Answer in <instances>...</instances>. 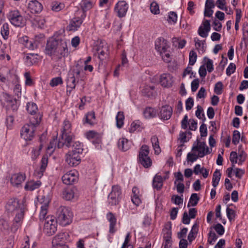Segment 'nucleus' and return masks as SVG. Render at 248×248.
Here are the masks:
<instances>
[{
	"mask_svg": "<svg viewBox=\"0 0 248 248\" xmlns=\"http://www.w3.org/2000/svg\"><path fill=\"white\" fill-rule=\"evenodd\" d=\"M44 52L52 58L58 59L68 56L67 40L64 38H49L47 41Z\"/></svg>",
	"mask_w": 248,
	"mask_h": 248,
	"instance_id": "nucleus-1",
	"label": "nucleus"
},
{
	"mask_svg": "<svg viewBox=\"0 0 248 248\" xmlns=\"http://www.w3.org/2000/svg\"><path fill=\"white\" fill-rule=\"evenodd\" d=\"M75 137L74 134L71 132V124L70 122L67 120H64L58 143V148H61L64 146L67 148L70 147Z\"/></svg>",
	"mask_w": 248,
	"mask_h": 248,
	"instance_id": "nucleus-2",
	"label": "nucleus"
},
{
	"mask_svg": "<svg viewBox=\"0 0 248 248\" xmlns=\"http://www.w3.org/2000/svg\"><path fill=\"white\" fill-rule=\"evenodd\" d=\"M41 115L31 117L29 124H25L21 130V137L25 140H31L34 136L36 127L39 124L41 120Z\"/></svg>",
	"mask_w": 248,
	"mask_h": 248,
	"instance_id": "nucleus-3",
	"label": "nucleus"
},
{
	"mask_svg": "<svg viewBox=\"0 0 248 248\" xmlns=\"http://www.w3.org/2000/svg\"><path fill=\"white\" fill-rule=\"evenodd\" d=\"M73 216V213L70 208L61 206L57 209L55 219L60 225L65 226L72 222Z\"/></svg>",
	"mask_w": 248,
	"mask_h": 248,
	"instance_id": "nucleus-4",
	"label": "nucleus"
},
{
	"mask_svg": "<svg viewBox=\"0 0 248 248\" xmlns=\"http://www.w3.org/2000/svg\"><path fill=\"white\" fill-rule=\"evenodd\" d=\"M5 209L9 213H17L27 210V204L25 199L19 201L16 198L10 199L5 205Z\"/></svg>",
	"mask_w": 248,
	"mask_h": 248,
	"instance_id": "nucleus-5",
	"label": "nucleus"
},
{
	"mask_svg": "<svg viewBox=\"0 0 248 248\" xmlns=\"http://www.w3.org/2000/svg\"><path fill=\"white\" fill-rule=\"evenodd\" d=\"M149 147L145 144L142 145L139 151L138 161L145 168H149L152 165V161L149 156Z\"/></svg>",
	"mask_w": 248,
	"mask_h": 248,
	"instance_id": "nucleus-6",
	"label": "nucleus"
},
{
	"mask_svg": "<svg viewBox=\"0 0 248 248\" xmlns=\"http://www.w3.org/2000/svg\"><path fill=\"white\" fill-rule=\"evenodd\" d=\"M122 189L120 186L116 185L112 186L111 191L108 196V202L110 206H116L121 201Z\"/></svg>",
	"mask_w": 248,
	"mask_h": 248,
	"instance_id": "nucleus-7",
	"label": "nucleus"
},
{
	"mask_svg": "<svg viewBox=\"0 0 248 248\" xmlns=\"http://www.w3.org/2000/svg\"><path fill=\"white\" fill-rule=\"evenodd\" d=\"M7 17L11 23L16 27H23L25 25V20L17 10L10 11Z\"/></svg>",
	"mask_w": 248,
	"mask_h": 248,
	"instance_id": "nucleus-8",
	"label": "nucleus"
},
{
	"mask_svg": "<svg viewBox=\"0 0 248 248\" xmlns=\"http://www.w3.org/2000/svg\"><path fill=\"white\" fill-rule=\"evenodd\" d=\"M57 221L53 216H47L45 218L44 232L48 236L53 235L57 231Z\"/></svg>",
	"mask_w": 248,
	"mask_h": 248,
	"instance_id": "nucleus-9",
	"label": "nucleus"
},
{
	"mask_svg": "<svg viewBox=\"0 0 248 248\" xmlns=\"http://www.w3.org/2000/svg\"><path fill=\"white\" fill-rule=\"evenodd\" d=\"M78 172L75 170L67 172L62 178L63 183L67 185L75 184L78 182Z\"/></svg>",
	"mask_w": 248,
	"mask_h": 248,
	"instance_id": "nucleus-10",
	"label": "nucleus"
},
{
	"mask_svg": "<svg viewBox=\"0 0 248 248\" xmlns=\"http://www.w3.org/2000/svg\"><path fill=\"white\" fill-rule=\"evenodd\" d=\"M72 151H69L66 155L65 161L71 167L78 165L81 162V155Z\"/></svg>",
	"mask_w": 248,
	"mask_h": 248,
	"instance_id": "nucleus-11",
	"label": "nucleus"
},
{
	"mask_svg": "<svg viewBox=\"0 0 248 248\" xmlns=\"http://www.w3.org/2000/svg\"><path fill=\"white\" fill-rule=\"evenodd\" d=\"M86 14L82 13L80 17L73 18L70 21L67 29L69 31H75L81 26L84 19L86 17Z\"/></svg>",
	"mask_w": 248,
	"mask_h": 248,
	"instance_id": "nucleus-12",
	"label": "nucleus"
},
{
	"mask_svg": "<svg viewBox=\"0 0 248 248\" xmlns=\"http://www.w3.org/2000/svg\"><path fill=\"white\" fill-rule=\"evenodd\" d=\"M198 142L197 145L194 144L192 151H197L198 152L199 156L200 157H203L204 155L210 153L209 148L206 146L204 142H200L198 140H197Z\"/></svg>",
	"mask_w": 248,
	"mask_h": 248,
	"instance_id": "nucleus-13",
	"label": "nucleus"
},
{
	"mask_svg": "<svg viewBox=\"0 0 248 248\" xmlns=\"http://www.w3.org/2000/svg\"><path fill=\"white\" fill-rule=\"evenodd\" d=\"M128 8V5L125 1L118 2L114 7V12L119 17H123L125 16Z\"/></svg>",
	"mask_w": 248,
	"mask_h": 248,
	"instance_id": "nucleus-14",
	"label": "nucleus"
},
{
	"mask_svg": "<svg viewBox=\"0 0 248 248\" xmlns=\"http://www.w3.org/2000/svg\"><path fill=\"white\" fill-rule=\"evenodd\" d=\"M18 42L22 44L25 47L30 50H34L38 46V42L33 39H29L27 36H24L18 39Z\"/></svg>",
	"mask_w": 248,
	"mask_h": 248,
	"instance_id": "nucleus-15",
	"label": "nucleus"
},
{
	"mask_svg": "<svg viewBox=\"0 0 248 248\" xmlns=\"http://www.w3.org/2000/svg\"><path fill=\"white\" fill-rule=\"evenodd\" d=\"M172 108L169 105H166L161 107L158 114L159 117L163 120H169L172 114Z\"/></svg>",
	"mask_w": 248,
	"mask_h": 248,
	"instance_id": "nucleus-16",
	"label": "nucleus"
},
{
	"mask_svg": "<svg viewBox=\"0 0 248 248\" xmlns=\"http://www.w3.org/2000/svg\"><path fill=\"white\" fill-rule=\"evenodd\" d=\"M155 47L156 50L160 54L165 53L169 46L167 40L163 38H158L155 42Z\"/></svg>",
	"mask_w": 248,
	"mask_h": 248,
	"instance_id": "nucleus-17",
	"label": "nucleus"
},
{
	"mask_svg": "<svg viewBox=\"0 0 248 248\" xmlns=\"http://www.w3.org/2000/svg\"><path fill=\"white\" fill-rule=\"evenodd\" d=\"M78 196V190L76 187L66 188L62 193V197L66 201H70Z\"/></svg>",
	"mask_w": 248,
	"mask_h": 248,
	"instance_id": "nucleus-18",
	"label": "nucleus"
},
{
	"mask_svg": "<svg viewBox=\"0 0 248 248\" xmlns=\"http://www.w3.org/2000/svg\"><path fill=\"white\" fill-rule=\"evenodd\" d=\"M48 164V157L46 155H43L41 160V166L39 170L34 171V175L37 178H41L46 170Z\"/></svg>",
	"mask_w": 248,
	"mask_h": 248,
	"instance_id": "nucleus-19",
	"label": "nucleus"
},
{
	"mask_svg": "<svg viewBox=\"0 0 248 248\" xmlns=\"http://www.w3.org/2000/svg\"><path fill=\"white\" fill-rule=\"evenodd\" d=\"M202 25L201 26L198 30L199 35L203 38H206L208 35V32L211 29L210 21L209 20H205L202 22Z\"/></svg>",
	"mask_w": 248,
	"mask_h": 248,
	"instance_id": "nucleus-20",
	"label": "nucleus"
},
{
	"mask_svg": "<svg viewBox=\"0 0 248 248\" xmlns=\"http://www.w3.org/2000/svg\"><path fill=\"white\" fill-rule=\"evenodd\" d=\"M106 218L109 223V232L113 234L116 231L115 227L117 223V218L114 214L110 212L107 214Z\"/></svg>",
	"mask_w": 248,
	"mask_h": 248,
	"instance_id": "nucleus-21",
	"label": "nucleus"
},
{
	"mask_svg": "<svg viewBox=\"0 0 248 248\" xmlns=\"http://www.w3.org/2000/svg\"><path fill=\"white\" fill-rule=\"evenodd\" d=\"M28 8L31 13L37 14L42 11L43 6L37 0H31L28 4Z\"/></svg>",
	"mask_w": 248,
	"mask_h": 248,
	"instance_id": "nucleus-22",
	"label": "nucleus"
},
{
	"mask_svg": "<svg viewBox=\"0 0 248 248\" xmlns=\"http://www.w3.org/2000/svg\"><path fill=\"white\" fill-rule=\"evenodd\" d=\"M25 211H21L15 213L16 216L14 218V222L12 227V229L16 231L20 226H21Z\"/></svg>",
	"mask_w": 248,
	"mask_h": 248,
	"instance_id": "nucleus-23",
	"label": "nucleus"
},
{
	"mask_svg": "<svg viewBox=\"0 0 248 248\" xmlns=\"http://www.w3.org/2000/svg\"><path fill=\"white\" fill-rule=\"evenodd\" d=\"M132 142L124 138H120L117 143L119 149L123 152L128 150L131 146Z\"/></svg>",
	"mask_w": 248,
	"mask_h": 248,
	"instance_id": "nucleus-24",
	"label": "nucleus"
},
{
	"mask_svg": "<svg viewBox=\"0 0 248 248\" xmlns=\"http://www.w3.org/2000/svg\"><path fill=\"white\" fill-rule=\"evenodd\" d=\"M25 178L26 176L25 174L16 173L12 176L10 182L13 186H18L25 180Z\"/></svg>",
	"mask_w": 248,
	"mask_h": 248,
	"instance_id": "nucleus-25",
	"label": "nucleus"
},
{
	"mask_svg": "<svg viewBox=\"0 0 248 248\" xmlns=\"http://www.w3.org/2000/svg\"><path fill=\"white\" fill-rule=\"evenodd\" d=\"M132 192L133 195L131 196V201L135 205L138 206L141 203L139 189L137 186H134Z\"/></svg>",
	"mask_w": 248,
	"mask_h": 248,
	"instance_id": "nucleus-26",
	"label": "nucleus"
},
{
	"mask_svg": "<svg viewBox=\"0 0 248 248\" xmlns=\"http://www.w3.org/2000/svg\"><path fill=\"white\" fill-rule=\"evenodd\" d=\"M163 177L156 174L154 177L153 180V187L157 190H160L163 186Z\"/></svg>",
	"mask_w": 248,
	"mask_h": 248,
	"instance_id": "nucleus-27",
	"label": "nucleus"
},
{
	"mask_svg": "<svg viewBox=\"0 0 248 248\" xmlns=\"http://www.w3.org/2000/svg\"><path fill=\"white\" fill-rule=\"evenodd\" d=\"M158 113V111L155 108L147 107L143 111V115L146 119H151L155 117Z\"/></svg>",
	"mask_w": 248,
	"mask_h": 248,
	"instance_id": "nucleus-28",
	"label": "nucleus"
},
{
	"mask_svg": "<svg viewBox=\"0 0 248 248\" xmlns=\"http://www.w3.org/2000/svg\"><path fill=\"white\" fill-rule=\"evenodd\" d=\"M41 185V182L40 181L28 182L25 186V189L26 190L31 191L38 188Z\"/></svg>",
	"mask_w": 248,
	"mask_h": 248,
	"instance_id": "nucleus-29",
	"label": "nucleus"
},
{
	"mask_svg": "<svg viewBox=\"0 0 248 248\" xmlns=\"http://www.w3.org/2000/svg\"><path fill=\"white\" fill-rule=\"evenodd\" d=\"M193 172L196 175L202 173L203 178H206L208 176L209 171L204 167L201 168L200 164H197L194 167Z\"/></svg>",
	"mask_w": 248,
	"mask_h": 248,
	"instance_id": "nucleus-30",
	"label": "nucleus"
},
{
	"mask_svg": "<svg viewBox=\"0 0 248 248\" xmlns=\"http://www.w3.org/2000/svg\"><path fill=\"white\" fill-rule=\"evenodd\" d=\"M70 147H72V152L77 153L78 154H82L83 148L82 143L79 141H74V140H73V143Z\"/></svg>",
	"mask_w": 248,
	"mask_h": 248,
	"instance_id": "nucleus-31",
	"label": "nucleus"
},
{
	"mask_svg": "<svg viewBox=\"0 0 248 248\" xmlns=\"http://www.w3.org/2000/svg\"><path fill=\"white\" fill-rule=\"evenodd\" d=\"M95 113L93 111L87 113L85 117L83 119V123L84 124H87L92 125L94 124V120H95Z\"/></svg>",
	"mask_w": 248,
	"mask_h": 248,
	"instance_id": "nucleus-32",
	"label": "nucleus"
},
{
	"mask_svg": "<svg viewBox=\"0 0 248 248\" xmlns=\"http://www.w3.org/2000/svg\"><path fill=\"white\" fill-rule=\"evenodd\" d=\"M66 235V234L63 232L58 233L53 238L52 241V245L65 244Z\"/></svg>",
	"mask_w": 248,
	"mask_h": 248,
	"instance_id": "nucleus-33",
	"label": "nucleus"
},
{
	"mask_svg": "<svg viewBox=\"0 0 248 248\" xmlns=\"http://www.w3.org/2000/svg\"><path fill=\"white\" fill-rule=\"evenodd\" d=\"M151 141L153 148L155 151V154L158 155L161 152V149L159 145V141L156 135L153 136L151 138Z\"/></svg>",
	"mask_w": 248,
	"mask_h": 248,
	"instance_id": "nucleus-34",
	"label": "nucleus"
},
{
	"mask_svg": "<svg viewBox=\"0 0 248 248\" xmlns=\"http://www.w3.org/2000/svg\"><path fill=\"white\" fill-rule=\"evenodd\" d=\"M157 81L164 87L169 88L171 86V78H152V82Z\"/></svg>",
	"mask_w": 248,
	"mask_h": 248,
	"instance_id": "nucleus-35",
	"label": "nucleus"
},
{
	"mask_svg": "<svg viewBox=\"0 0 248 248\" xmlns=\"http://www.w3.org/2000/svg\"><path fill=\"white\" fill-rule=\"evenodd\" d=\"M97 53L98 58L101 61H103L108 56V46H104L101 48L99 46L97 48Z\"/></svg>",
	"mask_w": 248,
	"mask_h": 248,
	"instance_id": "nucleus-36",
	"label": "nucleus"
},
{
	"mask_svg": "<svg viewBox=\"0 0 248 248\" xmlns=\"http://www.w3.org/2000/svg\"><path fill=\"white\" fill-rule=\"evenodd\" d=\"M80 4L83 11L82 13L86 14V11L92 8L93 6V2L90 0H82Z\"/></svg>",
	"mask_w": 248,
	"mask_h": 248,
	"instance_id": "nucleus-37",
	"label": "nucleus"
},
{
	"mask_svg": "<svg viewBox=\"0 0 248 248\" xmlns=\"http://www.w3.org/2000/svg\"><path fill=\"white\" fill-rule=\"evenodd\" d=\"M124 116L123 111H119L116 116V125L119 128H121L124 124Z\"/></svg>",
	"mask_w": 248,
	"mask_h": 248,
	"instance_id": "nucleus-38",
	"label": "nucleus"
},
{
	"mask_svg": "<svg viewBox=\"0 0 248 248\" xmlns=\"http://www.w3.org/2000/svg\"><path fill=\"white\" fill-rule=\"evenodd\" d=\"M221 177V173L219 170L217 169L214 172L212 178V186L216 187L219 182Z\"/></svg>",
	"mask_w": 248,
	"mask_h": 248,
	"instance_id": "nucleus-39",
	"label": "nucleus"
},
{
	"mask_svg": "<svg viewBox=\"0 0 248 248\" xmlns=\"http://www.w3.org/2000/svg\"><path fill=\"white\" fill-rule=\"evenodd\" d=\"M26 109H27L28 112L30 114L32 115V116L38 115H40L39 114L34 115L36 113V112L37 111V110H38L37 106V105H36V104L35 103H28L27 104V108H26Z\"/></svg>",
	"mask_w": 248,
	"mask_h": 248,
	"instance_id": "nucleus-40",
	"label": "nucleus"
},
{
	"mask_svg": "<svg viewBox=\"0 0 248 248\" xmlns=\"http://www.w3.org/2000/svg\"><path fill=\"white\" fill-rule=\"evenodd\" d=\"M141 123L139 120L133 122L131 124L129 131L133 133L135 131H140L142 130Z\"/></svg>",
	"mask_w": 248,
	"mask_h": 248,
	"instance_id": "nucleus-41",
	"label": "nucleus"
},
{
	"mask_svg": "<svg viewBox=\"0 0 248 248\" xmlns=\"http://www.w3.org/2000/svg\"><path fill=\"white\" fill-rule=\"evenodd\" d=\"M67 94H70L72 90L74 89L76 87V78H67Z\"/></svg>",
	"mask_w": 248,
	"mask_h": 248,
	"instance_id": "nucleus-42",
	"label": "nucleus"
},
{
	"mask_svg": "<svg viewBox=\"0 0 248 248\" xmlns=\"http://www.w3.org/2000/svg\"><path fill=\"white\" fill-rule=\"evenodd\" d=\"M58 141L57 137L56 139H53L49 143L47 148V152L51 154L55 150L56 147H58Z\"/></svg>",
	"mask_w": 248,
	"mask_h": 248,
	"instance_id": "nucleus-43",
	"label": "nucleus"
},
{
	"mask_svg": "<svg viewBox=\"0 0 248 248\" xmlns=\"http://www.w3.org/2000/svg\"><path fill=\"white\" fill-rule=\"evenodd\" d=\"M204 63L203 65H205L206 70L209 73L212 72L214 70L213 61L207 57H204L203 59Z\"/></svg>",
	"mask_w": 248,
	"mask_h": 248,
	"instance_id": "nucleus-44",
	"label": "nucleus"
},
{
	"mask_svg": "<svg viewBox=\"0 0 248 248\" xmlns=\"http://www.w3.org/2000/svg\"><path fill=\"white\" fill-rule=\"evenodd\" d=\"M48 204L45 203L41 207V211L39 214V219L41 221H45L46 216L47 213Z\"/></svg>",
	"mask_w": 248,
	"mask_h": 248,
	"instance_id": "nucleus-45",
	"label": "nucleus"
},
{
	"mask_svg": "<svg viewBox=\"0 0 248 248\" xmlns=\"http://www.w3.org/2000/svg\"><path fill=\"white\" fill-rule=\"evenodd\" d=\"M0 33L4 39L6 40L8 38L9 34V28L8 23H5L3 24L1 28Z\"/></svg>",
	"mask_w": 248,
	"mask_h": 248,
	"instance_id": "nucleus-46",
	"label": "nucleus"
},
{
	"mask_svg": "<svg viewBox=\"0 0 248 248\" xmlns=\"http://www.w3.org/2000/svg\"><path fill=\"white\" fill-rule=\"evenodd\" d=\"M199 201V198L198 197L197 194H192L190 197L189 201L187 204V207H189L190 206H196L197 204Z\"/></svg>",
	"mask_w": 248,
	"mask_h": 248,
	"instance_id": "nucleus-47",
	"label": "nucleus"
},
{
	"mask_svg": "<svg viewBox=\"0 0 248 248\" xmlns=\"http://www.w3.org/2000/svg\"><path fill=\"white\" fill-rule=\"evenodd\" d=\"M194 41L195 43V46L197 47V49L201 47V51H202V52L205 51L206 46L205 40L202 41L200 40L199 38L196 37L194 38Z\"/></svg>",
	"mask_w": 248,
	"mask_h": 248,
	"instance_id": "nucleus-48",
	"label": "nucleus"
},
{
	"mask_svg": "<svg viewBox=\"0 0 248 248\" xmlns=\"http://www.w3.org/2000/svg\"><path fill=\"white\" fill-rule=\"evenodd\" d=\"M195 115L198 119H202L203 121H204L206 120V118L203 112V109L201 106L198 105L197 106V109L196 111Z\"/></svg>",
	"mask_w": 248,
	"mask_h": 248,
	"instance_id": "nucleus-49",
	"label": "nucleus"
},
{
	"mask_svg": "<svg viewBox=\"0 0 248 248\" xmlns=\"http://www.w3.org/2000/svg\"><path fill=\"white\" fill-rule=\"evenodd\" d=\"M167 20L169 23L175 24L177 21V15L176 13L174 12H169Z\"/></svg>",
	"mask_w": 248,
	"mask_h": 248,
	"instance_id": "nucleus-50",
	"label": "nucleus"
},
{
	"mask_svg": "<svg viewBox=\"0 0 248 248\" xmlns=\"http://www.w3.org/2000/svg\"><path fill=\"white\" fill-rule=\"evenodd\" d=\"M197 55L194 50H191L189 54V65H193L196 62Z\"/></svg>",
	"mask_w": 248,
	"mask_h": 248,
	"instance_id": "nucleus-51",
	"label": "nucleus"
},
{
	"mask_svg": "<svg viewBox=\"0 0 248 248\" xmlns=\"http://www.w3.org/2000/svg\"><path fill=\"white\" fill-rule=\"evenodd\" d=\"M233 205V204H231L229 205V206ZM226 214L227 217L228 218V219L231 221L233 219H234L235 216V211L232 210V209H231L229 207V205L226 208Z\"/></svg>",
	"mask_w": 248,
	"mask_h": 248,
	"instance_id": "nucleus-52",
	"label": "nucleus"
},
{
	"mask_svg": "<svg viewBox=\"0 0 248 248\" xmlns=\"http://www.w3.org/2000/svg\"><path fill=\"white\" fill-rule=\"evenodd\" d=\"M196 74V73H194L192 71L191 67L187 66L183 73V77L188 76L189 78H195Z\"/></svg>",
	"mask_w": 248,
	"mask_h": 248,
	"instance_id": "nucleus-53",
	"label": "nucleus"
},
{
	"mask_svg": "<svg viewBox=\"0 0 248 248\" xmlns=\"http://www.w3.org/2000/svg\"><path fill=\"white\" fill-rule=\"evenodd\" d=\"M1 100H4L7 103H16V99H14L12 96L7 93H3L1 96Z\"/></svg>",
	"mask_w": 248,
	"mask_h": 248,
	"instance_id": "nucleus-54",
	"label": "nucleus"
},
{
	"mask_svg": "<svg viewBox=\"0 0 248 248\" xmlns=\"http://www.w3.org/2000/svg\"><path fill=\"white\" fill-rule=\"evenodd\" d=\"M240 139V133L238 130H234L233 132L232 142L234 144H237Z\"/></svg>",
	"mask_w": 248,
	"mask_h": 248,
	"instance_id": "nucleus-55",
	"label": "nucleus"
},
{
	"mask_svg": "<svg viewBox=\"0 0 248 248\" xmlns=\"http://www.w3.org/2000/svg\"><path fill=\"white\" fill-rule=\"evenodd\" d=\"M34 54H29L26 57V61L25 63L26 65L28 66H30L33 65V64H35V61H33L34 60Z\"/></svg>",
	"mask_w": 248,
	"mask_h": 248,
	"instance_id": "nucleus-56",
	"label": "nucleus"
},
{
	"mask_svg": "<svg viewBox=\"0 0 248 248\" xmlns=\"http://www.w3.org/2000/svg\"><path fill=\"white\" fill-rule=\"evenodd\" d=\"M230 160L231 162L232 167H234V164L237 163L238 155L236 152L232 151L230 154Z\"/></svg>",
	"mask_w": 248,
	"mask_h": 248,
	"instance_id": "nucleus-57",
	"label": "nucleus"
},
{
	"mask_svg": "<svg viewBox=\"0 0 248 248\" xmlns=\"http://www.w3.org/2000/svg\"><path fill=\"white\" fill-rule=\"evenodd\" d=\"M217 239V236L215 232L210 231L208 234V243L210 245H213Z\"/></svg>",
	"mask_w": 248,
	"mask_h": 248,
	"instance_id": "nucleus-58",
	"label": "nucleus"
},
{
	"mask_svg": "<svg viewBox=\"0 0 248 248\" xmlns=\"http://www.w3.org/2000/svg\"><path fill=\"white\" fill-rule=\"evenodd\" d=\"M199 157V154L196 155L195 153L189 152L187 155L186 160L187 162H193L196 161Z\"/></svg>",
	"mask_w": 248,
	"mask_h": 248,
	"instance_id": "nucleus-59",
	"label": "nucleus"
},
{
	"mask_svg": "<svg viewBox=\"0 0 248 248\" xmlns=\"http://www.w3.org/2000/svg\"><path fill=\"white\" fill-rule=\"evenodd\" d=\"M172 202L176 205H180L183 202V196L173 195L171 198Z\"/></svg>",
	"mask_w": 248,
	"mask_h": 248,
	"instance_id": "nucleus-60",
	"label": "nucleus"
},
{
	"mask_svg": "<svg viewBox=\"0 0 248 248\" xmlns=\"http://www.w3.org/2000/svg\"><path fill=\"white\" fill-rule=\"evenodd\" d=\"M216 232L219 235H222L224 233L225 229L224 227L220 223H217L214 227Z\"/></svg>",
	"mask_w": 248,
	"mask_h": 248,
	"instance_id": "nucleus-61",
	"label": "nucleus"
},
{
	"mask_svg": "<svg viewBox=\"0 0 248 248\" xmlns=\"http://www.w3.org/2000/svg\"><path fill=\"white\" fill-rule=\"evenodd\" d=\"M150 10L154 14L156 15L159 14V9L158 5L156 2H152L150 5Z\"/></svg>",
	"mask_w": 248,
	"mask_h": 248,
	"instance_id": "nucleus-62",
	"label": "nucleus"
},
{
	"mask_svg": "<svg viewBox=\"0 0 248 248\" xmlns=\"http://www.w3.org/2000/svg\"><path fill=\"white\" fill-rule=\"evenodd\" d=\"M194 105V100L193 98L190 97L186 101V110H190Z\"/></svg>",
	"mask_w": 248,
	"mask_h": 248,
	"instance_id": "nucleus-63",
	"label": "nucleus"
},
{
	"mask_svg": "<svg viewBox=\"0 0 248 248\" xmlns=\"http://www.w3.org/2000/svg\"><path fill=\"white\" fill-rule=\"evenodd\" d=\"M236 69V66L233 63H231L226 69V74L228 76H231L234 73Z\"/></svg>",
	"mask_w": 248,
	"mask_h": 248,
	"instance_id": "nucleus-64",
	"label": "nucleus"
}]
</instances>
